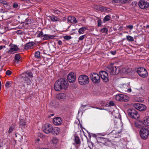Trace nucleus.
<instances>
[{"instance_id": "nucleus-33", "label": "nucleus", "mask_w": 149, "mask_h": 149, "mask_svg": "<svg viewBox=\"0 0 149 149\" xmlns=\"http://www.w3.org/2000/svg\"><path fill=\"white\" fill-rule=\"evenodd\" d=\"M20 58V55L19 54H16L15 55V59L16 61L15 62H16L17 63H18Z\"/></svg>"}, {"instance_id": "nucleus-9", "label": "nucleus", "mask_w": 149, "mask_h": 149, "mask_svg": "<svg viewBox=\"0 0 149 149\" xmlns=\"http://www.w3.org/2000/svg\"><path fill=\"white\" fill-rule=\"evenodd\" d=\"M42 130L45 133L49 134L52 132V127L51 125L47 123L42 126Z\"/></svg>"}, {"instance_id": "nucleus-3", "label": "nucleus", "mask_w": 149, "mask_h": 149, "mask_svg": "<svg viewBox=\"0 0 149 149\" xmlns=\"http://www.w3.org/2000/svg\"><path fill=\"white\" fill-rule=\"evenodd\" d=\"M106 70L111 75H116L118 74L120 71V69L116 66L111 65L108 66L106 68Z\"/></svg>"}, {"instance_id": "nucleus-53", "label": "nucleus", "mask_w": 149, "mask_h": 149, "mask_svg": "<svg viewBox=\"0 0 149 149\" xmlns=\"http://www.w3.org/2000/svg\"><path fill=\"white\" fill-rule=\"evenodd\" d=\"M17 33L18 34H22V32H21V31L20 30L17 31Z\"/></svg>"}, {"instance_id": "nucleus-13", "label": "nucleus", "mask_w": 149, "mask_h": 149, "mask_svg": "<svg viewBox=\"0 0 149 149\" xmlns=\"http://www.w3.org/2000/svg\"><path fill=\"white\" fill-rule=\"evenodd\" d=\"M134 107L136 109L140 111H143L146 109V107L145 105L140 103L134 104Z\"/></svg>"}, {"instance_id": "nucleus-20", "label": "nucleus", "mask_w": 149, "mask_h": 149, "mask_svg": "<svg viewBox=\"0 0 149 149\" xmlns=\"http://www.w3.org/2000/svg\"><path fill=\"white\" fill-rule=\"evenodd\" d=\"M34 44L33 42H31L26 43L25 45V49L27 50L31 48Z\"/></svg>"}, {"instance_id": "nucleus-29", "label": "nucleus", "mask_w": 149, "mask_h": 149, "mask_svg": "<svg viewBox=\"0 0 149 149\" xmlns=\"http://www.w3.org/2000/svg\"><path fill=\"white\" fill-rule=\"evenodd\" d=\"M16 125L15 124H13L10 127L9 130H8V132L9 133H11L12 131L13 130L15 127Z\"/></svg>"}, {"instance_id": "nucleus-8", "label": "nucleus", "mask_w": 149, "mask_h": 149, "mask_svg": "<svg viewBox=\"0 0 149 149\" xmlns=\"http://www.w3.org/2000/svg\"><path fill=\"white\" fill-rule=\"evenodd\" d=\"M137 72L139 75L143 78H146L148 76L147 71L144 68L140 67L138 68Z\"/></svg>"}, {"instance_id": "nucleus-30", "label": "nucleus", "mask_w": 149, "mask_h": 149, "mask_svg": "<svg viewBox=\"0 0 149 149\" xmlns=\"http://www.w3.org/2000/svg\"><path fill=\"white\" fill-rule=\"evenodd\" d=\"M13 84V82L12 81H7L5 84V86L9 88L11 87Z\"/></svg>"}, {"instance_id": "nucleus-27", "label": "nucleus", "mask_w": 149, "mask_h": 149, "mask_svg": "<svg viewBox=\"0 0 149 149\" xmlns=\"http://www.w3.org/2000/svg\"><path fill=\"white\" fill-rule=\"evenodd\" d=\"M111 18V15H106L103 19L104 22H106L109 21Z\"/></svg>"}, {"instance_id": "nucleus-51", "label": "nucleus", "mask_w": 149, "mask_h": 149, "mask_svg": "<svg viewBox=\"0 0 149 149\" xmlns=\"http://www.w3.org/2000/svg\"><path fill=\"white\" fill-rule=\"evenodd\" d=\"M58 43L59 45H61L62 44V42L61 40H59L58 42Z\"/></svg>"}, {"instance_id": "nucleus-1", "label": "nucleus", "mask_w": 149, "mask_h": 149, "mask_svg": "<svg viewBox=\"0 0 149 149\" xmlns=\"http://www.w3.org/2000/svg\"><path fill=\"white\" fill-rule=\"evenodd\" d=\"M68 86V83L66 79L61 78L55 82L54 85V88L56 91H59L63 89L66 90Z\"/></svg>"}, {"instance_id": "nucleus-7", "label": "nucleus", "mask_w": 149, "mask_h": 149, "mask_svg": "<svg viewBox=\"0 0 149 149\" xmlns=\"http://www.w3.org/2000/svg\"><path fill=\"white\" fill-rule=\"evenodd\" d=\"M140 134L141 137L143 139L145 140L148 138L149 134V132L148 129L143 127L141 129Z\"/></svg>"}, {"instance_id": "nucleus-43", "label": "nucleus", "mask_w": 149, "mask_h": 149, "mask_svg": "<svg viewBox=\"0 0 149 149\" xmlns=\"http://www.w3.org/2000/svg\"><path fill=\"white\" fill-rule=\"evenodd\" d=\"M85 36H86L85 35L81 36L79 37V40H81L84 38Z\"/></svg>"}, {"instance_id": "nucleus-63", "label": "nucleus", "mask_w": 149, "mask_h": 149, "mask_svg": "<svg viewBox=\"0 0 149 149\" xmlns=\"http://www.w3.org/2000/svg\"><path fill=\"white\" fill-rule=\"evenodd\" d=\"M91 107L92 108H95L94 107Z\"/></svg>"}, {"instance_id": "nucleus-41", "label": "nucleus", "mask_w": 149, "mask_h": 149, "mask_svg": "<svg viewBox=\"0 0 149 149\" xmlns=\"http://www.w3.org/2000/svg\"><path fill=\"white\" fill-rule=\"evenodd\" d=\"M4 6L7 9H10V6L9 5L8 2L6 4V5H4Z\"/></svg>"}, {"instance_id": "nucleus-52", "label": "nucleus", "mask_w": 149, "mask_h": 149, "mask_svg": "<svg viewBox=\"0 0 149 149\" xmlns=\"http://www.w3.org/2000/svg\"><path fill=\"white\" fill-rule=\"evenodd\" d=\"M6 47L5 46L1 45L0 46V50H1L3 48H5Z\"/></svg>"}, {"instance_id": "nucleus-22", "label": "nucleus", "mask_w": 149, "mask_h": 149, "mask_svg": "<svg viewBox=\"0 0 149 149\" xmlns=\"http://www.w3.org/2000/svg\"><path fill=\"white\" fill-rule=\"evenodd\" d=\"M52 133L54 134L57 135L58 134L60 131V128L58 127H56L54 128L52 127Z\"/></svg>"}, {"instance_id": "nucleus-45", "label": "nucleus", "mask_w": 149, "mask_h": 149, "mask_svg": "<svg viewBox=\"0 0 149 149\" xmlns=\"http://www.w3.org/2000/svg\"><path fill=\"white\" fill-rule=\"evenodd\" d=\"M18 6V4L17 3H14L13 4V6L15 8H17Z\"/></svg>"}, {"instance_id": "nucleus-56", "label": "nucleus", "mask_w": 149, "mask_h": 149, "mask_svg": "<svg viewBox=\"0 0 149 149\" xmlns=\"http://www.w3.org/2000/svg\"><path fill=\"white\" fill-rule=\"evenodd\" d=\"M132 90L131 88H129L127 90V91L128 92H130Z\"/></svg>"}, {"instance_id": "nucleus-40", "label": "nucleus", "mask_w": 149, "mask_h": 149, "mask_svg": "<svg viewBox=\"0 0 149 149\" xmlns=\"http://www.w3.org/2000/svg\"><path fill=\"white\" fill-rule=\"evenodd\" d=\"M64 39L66 40H69L72 37L70 36H68V35H66L65 36L63 37Z\"/></svg>"}, {"instance_id": "nucleus-37", "label": "nucleus", "mask_w": 149, "mask_h": 149, "mask_svg": "<svg viewBox=\"0 0 149 149\" xmlns=\"http://www.w3.org/2000/svg\"><path fill=\"white\" fill-rule=\"evenodd\" d=\"M52 12L57 15H60L62 14V12L58 10L53 9Z\"/></svg>"}, {"instance_id": "nucleus-10", "label": "nucleus", "mask_w": 149, "mask_h": 149, "mask_svg": "<svg viewBox=\"0 0 149 149\" xmlns=\"http://www.w3.org/2000/svg\"><path fill=\"white\" fill-rule=\"evenodd\" d=\"M67 78L69 82L73 83L75 81L76 74L73 72H70L67 75Z\"/></svg>"}, {"instance_id": "nucleus-2", "label": "nucleus", "mask_w": 149, "mask_h": 149, "mask_svg": "<svg viewBox=\"0 0 149 149\" xmlns=\"http://www.w3.org/2000/svg\"><path fill=\"white\" fill-rule=\"evenodd\" d=\"M33 77V74L31 72H29L26 73V74L22 76L21 77V80L22 83H26L27 85L31 84V80L29 77Z\"/></svg>"}, {"instance_id": "nucleus-54", "label": "nucleus", "mask_w": 149, "mask_h": 149, "mask_svg": "<svg viewBox=\"0 0 149 149\" xmlns=\"http://www.w3.org/2000/svg\"><path fill=\"white\" fill-rule=\"evenodd\" d=\"M100 8V7L99 6H95V8L97 10H98V8Z\"/></svg>"}, {"instance_id": "nucleus-35", "label": "nucleus", "mask_w": 149, "mask_h": 149, "mask_svg": "<svg viewBox=\"0 0 149 149\" xmlns=\"http://www.w3.org/2000/svg\"><path fill=\"white\" fill-rule=\"evenodd\" d=\"M40 52H36L35 53V57L38 58H40Z\"/></svg>"}, {"instance_id": "nucleus-32", "label": "nucleus", "mask_w": 149, "mask_h": 149, "mask_svg": "<svg viewBox=\"0 0 149 149\" xmlns=\"http://www.w3.org/2000/svg\"><path fill=\"white\" fill-rule=\"evenodd\" d=\"M52 142L54 144H56L58 142V139L55 137H54L52 140Z\"/></svg>"}, {"instance_id": "nucleus-31", "label": "nucleus", "mask_w": 149, "mask_h": 149, "mask_svg": "<svg viewBox=\"0 0 149 149\" xmlns=\"http://www.w3.org/2000/svg\"><path fill=\"white\" fill-rule=\"evenodd\" d=\"M86 29V28L85 27H82L80 28L78 31L79 33L80 34L83 33L84 31H85Z\"/></svg>"}, {"instance_id": "nucleus-64", "label": "nucleus", "mask_w": 149, "mask_h": 149, "mask_svg": "<svg viewBox=\"0 0 149 149\" xmlns=\"http://www.w3.org/2000/svg\"><path fill=\"white\" fill-rule=\"evenodd\" d=\"M148 48H149V45H148Z\"/></svg>"}, {"instance_id": "nucleus-21", "label": "nucleus", "mask_w": 149, "mask_h": 149, "mask_svg": "<svg viewBox=\"0 0 149 149\" xmlns=\"http://www.w3.org/2000/svg\"><path fill=\"white\" fill-rule=\"evenodd\" d=\"M68 20L72 23H76L77 22L76 18L74 16H69L68 18Z\"/></svg>"}, {"instance_id": "nucleus-55", "label": "nucleus", "mask_w": 149, "mask_h": 149, "mask_svg": "<svg viewBox=\"0 0 149 149\" xmlns=\"http://www.w3.org/2000/svg\"><path fill=\"white\" fill-rule=\"evenodd\" d=\"M124 3H125L127 2H128L130 0H123Z\"/></svg>"}, {"instance_id": "nucleus-39", "label": "nucleus", "mask_w": 149, "mask_h": 149, "mask_svg": "<svg viewBox=\"0 0 149 149\" xmlns=\"http://www.w3.org/2000/svg\"><path fill=\"white\" fill-rule=\"evenodd\" d=\"M44 35L42 31H41L37 35V37L39 38L44 37Z\"/></svg>"}, {"instance_id": "nucleus-36", "label": "nucleus", "mask_w": 149, "mask_h": 149, "mask_svg": "<svg viewBox=\"0 0 149 149\" xmlns=\"http://www.w3.org/2000/svg\"><path fill=\"white\" fill-rule=\"evenodd\" d=\"M100 32L102 33H107L108 31V29L106 28H104L101 29L100 31Z\"/></svg>"}, {"instance_id": "nucleus-60", "label": "nucleus", "mask_w": 149, "mask_h": 149, "mask_svg": "<svg viewBox=\"0 0 149 149\" xmlns=\"http://www.w3.org/2000/svg\"><path fill=\"white\" fill-rule=\"evenodd\" d=\"M63 94H59V96H61V95H62Z\"/></svg>"}, {"instance_id": "nucleus-6", "label": "nucleus", "mask_w": 149, "mask_h": 149, "mask_svg": "<svg viewBox=\"0 0 149 149\" xmlns=\"http://www.w3.org/2000/svg\"><path fill=\"white\" fill-rule=\"evenodd\" d=\"M90 78L92 82L95 84H98L100 82V77L97 73H92L90 74Z\"/></svg>"}, {"instance_id": "nucleus-42", "label": "nucleus", "mask_w": 149, "mask_h": 149, "mask_svg": "<svg viewBox=\"0 0 149 149\" xmlns=\"http://www.w3.org/2000/svg\"><path fill=\"white\" fill-rule=\"evenodd\" d=\"M102 23L101 20L100 19H99L97 21V25L98 26H100L101 25Z\"/></svg>"}, {"instance_id": "nucleus-19", "label": "nucleus", "mask_w": 149, "mask_h": 149, "mask_svg": "<svg viewBox=\"0 0 149 149\" xmlns=\"http://www.w3.org/2000/svg\"><path fill=\"white\" fill-rule=\"evenodd\" d=\"M142 121L144 125L149 126V116H147L145 117Z\"/></svg>"}, {"instance_id": "nucleus-17", "label": "nucleus", "mask_w": 149, "mask_h": 149, "mask_svg": "<svg viewBox=\"0 0 149 149\" xmlns=\"http://www.w3.org/2000/svg\"><path fill=\"white\" fill-rule=\"evenodd\" d=\"M56 36L54 35H50L49 34H45L44 35V37L43 38V40H46L51 39L53 38Z\"/></svg>"}, {"instance_id": "nucleus-57", "label": "nucleus", "mask_w": 149, "mask_h": 149, "mask_svg": "<svg viewBox=\"0 0 149 149\" xmlns=\"http://www.w3.org/2000/svg\"><path fill=\"white\" fill-rule=\"evenodd\" d=\"M1 12L2 13H4L5 12L4 10H3V9H1Z\"/></svg>"}, {"instance_id": "nucleus-26", "label": "nucleus", "mask_w": 149, "mask_h": 149, "mask_svg": "<svg viewBox=\"0 0 149 149\" xmlns=\"http://www.w3.org/2000/svg\"><path fill=\"white\" fill-rule=\"evenodd\" d=\"M18 49V48L16 46H14L10 48L11 51L13 53H15V52L17 51Z\"/></svg>"}, {"instance_id": "nucleus-58", "label": "nucleus", "mask_w": 149, "mask_h": 149, "mask_svg": "<svg viewBox=\"0 0 149 149\" xmlns=\"http://www.w3.org/2000/svg\"><path fill=\"white\" fill-rule=\"evenodd\" d=\"M81 106H82V107H85L87 106V105H82Z\"/></svg>"}, {"instance_id": "nucleus-24", "label": "nucleus", "mask_w": 149, "mask_h": 149, "mask_svg": "<svg viewBox=\"0 0 149 149\" xmlns=\"http://www.w3.org/2000/svg\"><path fill=\"white\" fill-rule=\"evenodd\" d=\"M122 94L117 95H115V98L117 101H122Z\"/></svg>"}, {"instance_id": "nucleus-62", "label": "nucleus", "mask_w": 149, "mask_h": 149, "mask_svg": "<svg viewBox=\"0 0 149 149\" xmlns=\"http://www.w3.org/2000/svg\"><path fill=\"white\" fill-rule=\"evenodd\" d=\"M148 83H149V78H148Z\"/></svg>"}, {"instance_id": "nucleus-28", "label": "nucleus", "mask_w": 149, "mask_h": 149, "mask_svg": "<svg viewBox=\"0 0 149 149\" xmlns=\"http://www.w3.org/2000/svg\"><path fill=\"white\" fill-rule=\"evenodd\" d=\"M122 97V101H123L125 102H127L129 100V97L123 94Z\"/></svg>"}, {"instance_id": "nucleus-15", "label": "nucleus", "mask_w": 149, "mask_h": 149, "mask_svg": "<svg viewBox=\"0 0 149 149\" xmlns=\"http://www.w3.org/2000/svg\"><path fill=\"white\" fill-rule=\"evenodd\" d=\"M53 122L55 125H59L62 124V119L59 117H56L53 119Z\"/></svg>"}, {"instance_id": "nucleus-59", "label": "nucleus", "mask_w": 149, "mask_h": 149, "mask_svg": "<svg viewBox=\"0 0 149 149\" xmlns=\"http://www.w3.org/2000/svg\"><path fill=\"white\" fill-rule=\"evenodd\" d=\"M146 27L147 28H149V25H147L146 26Z\"/></svg>"}, {"instance_id": "nucleus-14", "label": "nucleus", "mask_w": 149, "mask_h": 149, "mask_svg": "<svg viewBox=\"0 0 149 149\" xmlns=\"http://www.w3.org/2000/svg\"><path fill=\"white\" fill-rule=\"evenodd\" d=\"M139 5L141 8L144 9L148 7L149 3L143 0H141L139 3Z\"/></svg>"}, {"instance_id": "nucleus-48", "label": "nucleus", "mask_w": 149, "mask_h": 149, "mask_svg": "<svg viewBox=\"0 0 149 149\" xmlns=\"http://www.w3.org/2000/svg\"><path fill=\"white\" fill-rule=\"evenodd\" d=\"M130 30H132L133 28V25H128L126 26Z\"/></svg>"}, {"instance_id": "nucleus-25", "label": "nucleus", "mask_w": 149, "mask_h": 149, "mask_svg": "<svg viewBox=\"0 0 149 149\" xmlns=\"http://www.w3.org/2000/svg\"><path fill=\"white\" fill-rule=\"evenodd\" d=\"M19 126L21 127H24L26 124L25 121L23 119H20L19 123Z\"/></svg>"}, {"instance_id": "nucleus-50", "label": "nucleus", "mask_w": 149, "mask_h": 149, "mask_svg": "<svg viewBox=\"0 0 149 149\" xmlns=\"http://www.w3.org/2000/svg\"><path fill=\"white\" fill-rule=\"evenodd\" d=\"M121 0H113V1L116 3H119L120 2Z\"/></svg>"}, {"instance_id": "nucleus-11", "label": "nucleus", "mask_w": 149, "mask_h": 149, "mask_svg": "<svg viewBox=\"0 0 149 149\" xmlns=\"http://www.w3.org/2000/svg\"><path fill=\"white\" fill-rule=\"evenodd\" d=\"M99 74L103 81L107 82L109 81L108 75V73L104 71H101Z\"/></svg>"}, {"instance_id": "nucleus-49", "label": "nucleus", "mask_w": 149, "mask_h": 149, "mask_svg": "<svg viewBox=\"0 0 149 149\" xmlns=\"http://www.w3.org/2000/svg\"><path fill=\"white\" fill-rule=\"evenodd\" d=\"M110 53L112 55H114L116 54V51H111L110 52Z\"/></svg>"}, {"instance_id": "nucleus-38", "label": "nucleus", "mask_w": 149, "mask_h": 149, "mask_svg": "<svg viewBox=\"0 0 149 149\" xmlns=\"http://www.w3.org/2000/svg\"><path fill=\"white\" fill-rule=\"evenodd\" d=\"M15 136L16 137H18L17 139L18 141H22V136L19 134H18L17 135L16 134H15Z\"/></svg>"}, {"instance_id": "nucleus-61", "label": "nucleus", "mask_w": 149, "mask_h": 149, "mask_svg": "<svg viewBox=\"0 0 149 149\" xmlns=\"http://www.w3.org/2000/svg\"><path fill=\"white\" fill-rule=\"evenodd\" d=\"M51 116H54V114H51Z\"/></svg>"}, {"instance_id": "nucleus-46", "label": "nucleus", "mask_w": 149, "mask_h": 149, "mask_svg": "<svg viewBox=\"0 0 149 149\" xmlns=\"http://www.w3.org/2000/svg\"><path fill=\"white\" fill-rule=\"evenodd\" d=\"M6 74L8 75H10L11 74V72L9 70H7L6 72Z\"/></svg>"}, {"instance_id": "nucleus-12", "label": "nucleus", "mask_w": 149, "mask_h": 149, "mask_svg": "<svg viewBox=\"0 0 149 149\" xmlns=\"http://www.w3.org/2000/svg\"><path fill=\"white\" fill-rule=\"evenodd\" d=\"M22 85L21 86L18 88V90L19 91V93L21 95L25 93L26 90L28 86V85H27L26 83H22Z\"/></svg>"}, {"instance_id": "nucleus-18", "label": "nucleus", "mask_w": 149, "mask_h": 149, "mask_svg": "<svg viewBox=\"0 0 149 149\" xmlns=\"http://www.w3.org/2000/svg\"><path fill=\"white\" fill-rule=\"evenodd\" d=\"M135 126L137 128H142L144 124L142 120H139L135 123Z\"/></svg>"}, {"instance_id": "nucleus-34", "label": "nucleus", "mask_w": 149, "mask_h": 149, "mask_svg": "<svg viewBox=\"0 0 149 149\" xmlns=\"http://www.w3.org/2000/svg\"><path fill=\"white\" fill-rule=\"evenodd\" d=\"M126 38L129 41H133L134 40L133 37L130 36H127Z\"/></svg>"}, {"instance_id": "nucleus-23", "label": "nucleus", "mask_w": 149, "mask_h": 149, "mask_svg": "<svg viewBox=\"0 0 149 149\" xmlns=\"http://www.w3.org/2000/svg\"><path fill=\"white\" fill-rule=\"evenodd\" d=\"M48 17L51 20L52 22L59 21L60 19L58 18L56 16L52 15L49 16Z\"/></svg>"}, {"instance_id": "nucleus-47", "label": "nucleus", "mask_w": 149, "mask_h": 149, "mask_svg": "<svg viewBox=\"0 0 149 149\" xmlns=\"http://www.w3.org/2000/svg\"><path fill=\"white\" fill-rule=\"evenodd\" d=\"M109 104L110 106H113L115 105V103L113 101H110L109 102Z\"/></svg>"}, {"instance_id": "nucleus-4", "label": "nucleus", "mask_w": 149, "mask_h": 149, "mask_svg": "<svg viewBox=\"0 0 149 149\" xmlns=\"http://www.w3.org/2000/svg\"><path fill=\"white\" fill-rule=\"evenodd\" d=\"M89 78L86 75H81L79 77L78 82L81 85H86L89 83Z\"/></svg>"}, {"instance_id": "nucleus-44", "label": "nucleus", "mask_w": 149, "mask_h": 149, "mask_svg": "<svg viewBox=\"0 0 149 149\" xmlns=\"http://www.w3.org/2000/svg\"><path fill=\"white\" fill-rule=\"evenodd\" d=\"M7 2L3 0H0V3H2L4 5H6V4L7 3Z\"/></svg>"}, {"instance_id": "nucleus-5", "label": "nucleus", "mask_w": 149, "mask_h": 149, "mask_svg": "<svg viewBox=\"0 0 149 149\" xmlns=\"http://www.w3.org/2000/svg\"><path fill=\"white\" fill-rule=\"evenodd\" d=\"M128 115L132 118L137 119L140 117L138 112L134 109H129L127 110Z\"/></svg>"}, {"instance_id": "nucleus-16", "label": "nucleus", "mask_w": 149, "mask_h": 149, "mask_svg": "<svg viewBox=\"0 0 149 149\" xmlns=\"http://www.w3.org/2000/svg\"><path fill=\"white\" fill-rule=\"evenodd\" d=\"M74 143H73V145L75 146L78 145V146H79L80 144V141L79 137L75 136L74 139ZM77 148H78L79 146H76Z\"/></svg>"}]
</instances>
